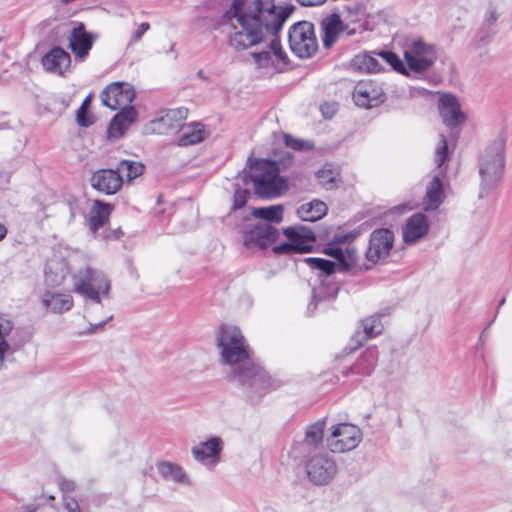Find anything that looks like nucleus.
I'll use <instances>...</instances> for the list:
<instances>
[{
  "instance_id": "35",
  "label": "nucleus",
  "mask_w": 512,
  "mask_h": 512,
  "mask_svg": "<svg viewBox=\"0 0 512 512\" xmlns=\"http://www.w3.org/2000/svg\"><path fill=\"white\" fill-rule=\"evenodd\" d=\"M252 215L264 220L263 223H280L283 219V206L272 205L269 207L253 208Z\"/></svg>"
},
{
  "instance_id": "44",
  "label": "nucleus",
  "mask_w": 512,
  "mask_h": 512,
  "mask_svg": "<svg viewBox=\"0 0 512 512\" xmlns=\"http://www.w3.org/2000/svg\"><path fill=\"white\" fill-rule=\"evenodd\" d=\"M250 192L247 189H242L239 186L235 189L234 196H233V210H238L245 206L247 202V198L249 196Z\"/></svg>"
},
{
  "instance_id": "52",
  "label": "nucleus",
  "mask_w": 512,
  "mask_h": 512,
  "mask_svg": "<svg viewBox=\"0 0 512 512\" xmlns=\"http://www.w3.org/2000/svg\"><path fill=\"white\" fill-rule=\"evenodd\" d=\"M111 319H112V316H110L107 320L101 321L99 323L90 324L89 328L86 331H84V332H80V334H94L99 329L103 328L104 325L106 324V322L111 320Z\"/></svg>"
},
{
  "instance_id": "47",
  "label": "nucleus",
  "mask_w": 512,
  "mask_h": 512,
  "mask_svg": "<svg viewBox=\"0 0 512 512\" xmlns=\"http://www.w3.org/2000/svg\"><path fill=\"white\" fill-rule=\"evenodd\" d=\"M63 504L67 511L69 512H81L78 501L70 496L63 497Z\"/></svg>"
},
{
  "instance_id": "28",
  "label": "nucleus",
  "mask_w": 512,
  "mask_h": 512,
  "mask_svg": "<svg viewBox=\"0 0 512 512\" xmlns=\"http://www.w3.org/2000/svg\"><path fill=\"white\" fill-rule=\"evenodd\" d=\"M112 207L110 204L103 203L100 200H96L92 207L89 217V229L97 237L100 228H103L110 216Z\"/></svg>"
},
{
  "instance_id": "54",
  "label": "nucleus",
  "mask_w": 512,
  "mask_h": 512,
  "mask_svg": "<svg viewBox=\"0 0 512 512\" xmlns=\"http://www.w3.org/2000/svg\"><path fill=\"white\" fill-rule=\"evenodd\" d=\"M358 70H365L368 73H379L385 71L384 66H355Z\"/></svg>"
},
{
  "instance_id": "59",
  "label": "nucleus",
  "mask_w": 512,
  "mask_h": 512,
  "mask_svg": "<svg viewBox=\"0 0 512 512\" xmlns=\"http://www.w3.org/2000/svg\"><path fill=\"white\" fill-rule=\"evenodd\" d=\"M7 235V228L4 224L0 223V241L3 240Z\"/></svg>"
},
{
  "instance_id": "51",
  "label": "nucleus",
  "mask_w": 512,
  "mask_h": 512,
  "mask_svg": "<svg viewBox=\"0 0 512 512\" xmlns=\"http://www.w3.org/2000/svg\"><path fill=\"white\" fill-rule=\"evenodd\" d=\"M149 28H150V25L148 22L141 23L138 26L137 30L134 32L132 39L134 41H139L142 38V36L149 30Z\"/></svg>"
},
{
  "instance_id": "62",
  "label": "nucleus",
  "mask_w": 512,
  "mask_h": 512,
  "mask_svg": "<svg viewBox=\"0 0 512 512\" xmlns=\"http://www.w3.org/2000/svg\"><path fill=\"white\" fill-rule=\"evenodd\" d=\"M88 104H89V97H87V98L84 100V102L82 103V105H81L80 107H84V108H86Z\"/></svg>"
},
{
  "instance_id": "60",
  "label": "nucleus",
  "mask_w": 512,
  "mask_h": 512,
  "mask_svg": "<svg viewBox=\"0 0 512 512\" xmlns=\"http://www.w3.org/2000/svg\"><path fill=\"white\" fill-rule=\"evenodd\" d=\"M289 66H280L279 69L276 70L277 73H284L288 70Z\"/></svg>"
},
{
  "instance_id": "45",
  "label": "nucleus",
  "mask_w": 512,
  "mask_h": 512,
  "mask_svg": "<svg viewBox=\"0 0 512 512\" xmlns=\"http://www.w3.org/2000/svg\"><path fill=\"white\" fill-rule=\"evenodd\" d=\"M343 260L348 265V271L357 262V250L354 246H348L343 250Z\"/></svg>"
},
{
  "instance_id": "29",
  "label": "nucleus",
  "mask_w": 512,
  "mask_h": 512,
  "mask_svg": "<svg viewBox=\"0 0 512 512\" xmlns=\"http://www.w3.org/2000/svg\"><path fill=\"white\" fill-rule=\"evenodd\" d=\"M444 171L435 175L427 186L425 205L426 210H436L444 200L443 182Z\"/></svg>"
},
{
  "instance_id": "11",
  "label": "nucleus",
  "mask_w": 512,
  "mask_h": 512,
  "mask_svg": "<svg viewBox=\"0 0 512 512\" xmlns=\"http://www.w3.org/2000/svg\"><path fill=\"white\" fill-rule=\"evenodd\" d=\"M306 472L309 480L315 485H326L335 477L337 466L331 456L327 453H320L307 461Z\"/></svg>"
},
{
  "instance_id": "63",
  "label": "nucleus",
  "mask_w": 512,
  "mask_h": 512,
  "mask_svg": "<svg viewBox=\"0 0 512 512\" xmlns=\"http://www.w3.org/2000/svg\"><path fill=\"white\" fill-rule=\"evenodd\" d=\"M504 302H505V298H503V299L500 301L499 306H502V305L504 304Z\"/></svg>"
},
{
  "instance_id": "14",
  "label": "nucleus",
  "mask_w": 512,
  "mask_h": 512,
  "mask_svg": "<svg viewBox=\"0 0 512 512\" xmlns=\"http://www.w3.org/2000/svg\"><path fill=\"white\" fill-rule=\"evenodd\" d=\"M394 234L386 228L374 230L369 239V246L366 251V258L373 264L380 259L387 257L393 247Z\"/></svg>"
},
{
  "instance_id": "8",
  "label": "nucleus",
  "mask_w": 512,
  "mask_h": 512,
  "mask_svg": "<svg viewBox=\"0 0 512 512\" xmlns=\"http://www.w3.org/2000/svg\"><path fill=\"white\" fill-rule=\"evenodd\" d=\"M347 239V235L337 237L333 243L325 247L324 253L336 261L327 260L324 258L309 257L304 261L315 270H319L324 277L331 276L336 270L341 272L348 271V265L343 260V249L336 244L343 243Z\"/></svg>"
},
{
  "instance_id": "41",
  "label": "nucleus",
  "mask_w": 512,
  "mask_h": 512,
  "mask_svg": "<svg viewBox=\"0 0 512 512\" xmlns=\"http://www.w3.org/2000/svg\"><path fill=\"white\" fill-rule=\"evenodd\" d=\"M285 145L296 151H310L314 148V144L311 141L295 138L289 134L284 136Z\"/></svg>"
},
{
  "instance_id": "17",
  "label": "nucleus",
  "mask_w": 512,
  "mask_h": 512,
  "mask_svg": "<svg viewBox=\"0 0 512 512\" xmlns=\"http://www.w3.org/2000/svg\"><path fill=\"white\" fill-rule=\"evenodd\" d=\"M91 186L106 195L117 193L123 184V178L115 169H99L95 171L90 179Z\"/></svg>"
},
{
  "instance_id": "6",
  "label": "nucleus",
  "mask_w": 512,
  "mask_h": 512,
  "mask_svg": "<svg viewBox=\"0 0 512 512\" xmlns=\"http://www.w3.org/2000/svg\"><path fill=\"white\" fill-rule=\"evenodd\" d=\"M291 51L300 59H309L318 51L319 45L314 25L309 21L293 24L288 33Z\"/></svg>"
},
{
  "instance_id": "64",
  "label": "nucleus",
  "mask_w": 512,
  "mask_h": 512,
  "mask_svg": "<svg viewBox=\"0 0 512 512\" xmlns=\"http://www.w3.org/2000/svg\"><path fill=\"white\" fill-rule=\"evenodd\" d=\"M347 33H348V34H353V33H354V30H347Z\"/></svg>"
},
{
  "instance_id": "13",
  "label": "nucleus",
  "mask_w": 512,
  "mask_h": 512,
  "mask_svg": "<svg viewBox=\"0 0 512 512\" xmlns=\"http://www.w3.org/2000/svg\"><path fill=\"white\" fill-rule=\"evenodd\" d=\"M135 98V90L126 82H114L109 84L101 93V100L106 107L117 110L131 106Z\"/></svg>"
},
{
  "instance_id": "48",
  "label": "nucleus",
  "mask_w": 512,
  "mask_h": 512,
  "mask_svg": "<svg viewBox=\"0 0 512 512\" xmlns=\"http://www.w3.org/2000/svg\"><path fill=\"white\" fill-rule=\"evenodd\" d=\"M47 73L58 74L65 77L70 72L71 66H43Z\"/></svg>"
},
{
  "instance_id": "3",
  "label": "nucleus",
  "mask_w": 512,
  "mask_h": 512,
  "mask_svg": "<svg viewBox=\"0 0 512 512\" xmlns=\"http://www.w3.org/2000/svg\"><path fill=\"white\" fill-rule=\"evenodd\" d=\"M293 156L285 152L280 161L256 159L250 164L248 177L254 185L255 194L261 198L272 199L288 189L287 180L279 176L281 170L292 164Z\"/></svg>"
},
{
  "instance_id": "20",
  "label": "nucleus",
  "mask_w": 512,
  "mask_h": 512,
  "mask_svg": "<svg viewBox=\"0 0 512 512\" xmlns=\"http://www.w3.org/2000/svg\"><path fill=\"white\" fill-rule=\"evenodd\" d=\"M94 38L83 24L75 27L69 36V46L78 61H83L92 48Z\"/></svg>"
},
{
  "instance_id": "4",
  "label": "nucleus",
  "mask_w": 512,
  "mask_h": 512,
  "mask_svg": "<svg viewBox=\"0 0 512 512\" xmlns=\"http://www.w3.org/2000/svg\"><path fill=\"white\" fill-rule=\"evenodd\" d=\"M505 143L497 139L485 149L479 158L480 193L483 198L500 182L505 168Z\"/></svg>"
},
{
  "instance_id": "33",
  "label": "nucleus",
  "mask_w": 512,
  "mask_h": 512,
  "mask_svg": "<svg viewBox=\"0 0 512 512\" xmlns=\"http://www.w3.org/2000/svg\"><path fill=\"white\" fill-rule=\"evenodd\" d=\"M157 471L167 481H173L179 484L188 483V478L184 470L178 464L169 461H160L156 464Z\"/></svg>"
},
{
  "instance_id": "55",
  "label": "nucleus",
  "mask_w": 512,
  "mask_h": 512,
  "mask_svg": "<svg viewBox=\"0 0 512 512\" xmlns=\"http://www.w3.org/2000/svg\"><path fill=\"white\" fill-rule=\"evenodd\" d=\"M123 235H124L123 231L120 228H118V229L110 231L109 233L105 232L102 235V237L105 239H111V238L120 239Z\"/></svg>"
},
{
  "instance_id": "34",
  "label": "nucleus",
  "mask_w": 512,
  "mask_h": 512,
  "mask_svg": "<svg viewBox=\"0 0 512 512\" xmlns=\"http://www.w3.org/2000/svg\"><path fill=\"white\" fill-rule=\"evenodd\" d=\"M325 429V421L318 420L309 425L305 432V437L301 443L303 447H318L322 443Z\"/></svg>"
},
{
  "instance_id": "12",
  "label": "nucleus",
  "mask_w": 512,
  "mask_h": 512,
  "mask_svg": "<svg viewBox=\"0 0 512 512\" xmlns=\"http://www.w3.org/2000/svg\"><path fill=\"white\" fill-rule=\"evenodd\" d=\"M360 443V430L352 424L341 423L334 427L327 438V446L333 453L350 451Z\"/></svg>"
},
{
  "instance_id": "26",
  "label": "nucleus",
  "mask_w": 512,
  "mask_h": 512,
  "mask_svg": "<svg viewBox=\"0 0 512 512\" xmlns=\"http://www.w3.org/2000/svg\"><path fill=\"white\" fill-rule=\"evenodd\" d=\"M339 289L338 284L328 282L326 278L322 279L320 286L313 288L312 301L308 304V311L313 313L319 303L334 300L338 295Z\"/></svg>"
},
{
  "instance_id": "31",
  "label": "nucleus",
  "mask_w": 512,
  "mask_h": 512,
  "mask_svg": "<svg viewBox=\"0 0 512 512\" xmlns=\"http://www.w3.org/2000/svg\"><path fill=\"white\" fill-rule=\"evenodd\" d=\"M42 303L54 313H63L72 308L73 299L68 294L46 292L43 296Z\"/></svg>"
},
{
  "instance_id": "21",
  "label": "nucleus",
  "mask_w": 512,
  "mask_h": 512,
  "mask_svg": "<svg viewBox=\"0 0 512 512\" xmlns=\"http://www.w3.org/2000/svg\"><path fill=\"white\" fill-rule=\"evenodd\" d=\"M320 26L323 32L322 41L325 48L332 47L339 36L348 29L338 13H332L321 20Z\"/></svg>"
},
{
  "instance_id": "61",
  "label": "nucleus",
  "mask_w": 512,
  "mask_h": 512,
  "mask_svg": "<svg viewBox=\"0 0 512 512\" xmlns=\"http://www.w3.org/2000/svg\"><path fill=\"white\" fill-rule=\"evenodd\" d=\"M197 75H198L201 79H203V80H206V79H207V78L204 76V74H203V71H202V70H199V71H198V73H197Z\"/></svg>"
},
{
  "instance_id": "10",
  "label": "nucleus",
  "mask_w": 512,
  "mask_h": 512,
  "mask_svg": "<svg viewBox=\"0 0 512 512\" xmlns=\"http://www.w3.org/2000/svg\"><path fill=\"white\" fill-rule=\"evenodd\" d=\"M279 236L278 229L270 223L247 224L242 231L243 243L247 248L266 249Z\"/></svg>"
},
{
  "instance_id": "5",
  "label": "nucleus",
  "mask_w": 512,
  "mask_h": 512,
  "mask_svg": "<svg viewBox=\"0 0 512 512\" xmlns=\"http://www.w3.org/2000/svg\"><path fill=\"white\" fill-rule=\"evenodd\" d=\"M75 291L86 299L97 304L101 298H109L111 283L107 276L100 270L86 267L73 275Z\"/></svg>"
},
{
  "instance_id": "9",
  "label": "nucleus",
  "mask_w": 512,
  "mask_h": 512,
  "mask_svg": "<svg viewBox=\"0 0 512 512\" xmlns=\"http://www.w3.org/2000/svg\"><path fill=\"white\" fill-rule=\"evenodd\" d=\"M403 55L406 64H434L442 62L441 51L433 44L427 43L422 39H407L403 45Z\"/></svg>"
},
{
  "instance_id": "1",
  "label": "nucleus",
  "mask_w": 512,
  "mask_h": 512,
  "mask_svg": "<svg viewBox=\"0 0 512 512\" xmlns=\"http://www.w3.org/2000/svg\"><path fill=\"white\" fill-rule=\"evenodd\" d=\"M293 11V6H277L275 0H233L220 25L229 45L245 50L276 36Z\"/></svg>"
},
{
  "instance_id": "19",
  "label": "nucleus",
  "mask_w": 512,
  "mask_h": 512,
  "mask_svg": "<svg viewBox=\"0 0 512 512\" xmlns=\"http://www.w3.org/2000/svg\"><path fill=\"white\" fill-rule=\"evenodd\" d=\"M382 90L371 82H359L353 92L355 104L362 108H372L382 102Z\"/></svg>"
},
{
  "instance_id": "58",
  "label": "nucleus",
  "mask_w": 512,
  "mask_h": 512,
  "mask_svg": "<svg viewBox=\"0 0 512 512\" xmlns=\"http://www.w3.org/2000/svg\"><path fill=\"white\" fill-rule=\"evenodd\" d=\"M498 19V15L495 11H491L489 17L487 18V22L489 25H493Z\"/></svg>"
},
{
  "instance_id": "57",
  "label": "nucleus",
  "mask_w": 512,
  "mask_h": 512,
  "mask_svg": "<svg viewBox=\"0 0 512 512\" xmlns=\"http://www.w3.org/2000/svg\"><path fill=\"white\" fill-rule=\"evenodd\" d=\"M37 509H38L37 505L28 504V505H23L22 507H20L17 512H36Z\"/></svg>"
},
{
  "instance_id": "49",
  "label": "nucleus",
  "mask_w": 512,
  "mask_h": 512,
  "mask_svg": "<svg viewBox=\"0 0 512 512\" xmlns=\"http://www.w3.org/2000/svg\"><path fill=\"white\" fill-rule=\"evenodd\" d=\"M86 114H87V109L84 107H80L77 111V115H76L77 123L82 127H88L89 125L92 124V122L87 119Z\"/></svg>"
},
{
  "instance_id": "2",
  "label": "nucleus",
  "mask_w": 512,
  "mask_h": 512,
  "mask_svg": "<svg viewBox=\"0 0 512 512\" xmlns=\"http://www.w3.org/2000/svg\"><path fill=\"white\" fill-rule=\"evenodd\" d=\"M216 344L221 362L231 366L229 381L240 386L248 397H261L279 386L261 366L252 362L249 347L237 327L221 326Z\"/></svg>"
},
{
  "instance_id": "50",
  "label": "nucleus",
  "mask_w": 512,
  "mask_h": 512,
  "mask_svg": "<svg viewBox=\"0 0 512 512\" xmlns=\"http://www.w3.org/2000/svg\"><path fill=\"white\" fill-rule=\"evenodd\" d=\"M59 487L63 493L72 492L76 488V484L74 481L70 479H66L64 477H61L59 480Z\"/></svg>"
},
{
  "instance_id": "46",
  "label": "nucleus",
  "mask_w": 512,
  "mask_h": 512,
  "mask_svg": "<svg viewBox=\"0 0 512 512\" xmlns=\"http://www.w3.org/2000/svg\"><path fill=\"white\" fill-rule=\"evenodd\" d=\"M320 109L324 118L330 119L336 114L338 105L336 102H327L321 105Z\"/></svg>"
},
{
  "instance_id": "30",
  "label": "nucleus",
  "mask_w": 512,
  "mask_h": 512,
  "mask_svg": "<svg viewBox=\"0 0 512 512\" xmlns=\"http://www.w3.org/2000/svg\"><path fill=\"white\" fill-rule=\"evenodd\" d=\"M375 56H380L389 65L403 64L395 53L386 50L360 53L354 57L351 64H378Z\"/></svg>"
},
{
  "instance_id": "53",
  "label": "nucleus",
  "mask_w": 512,
  "mask_h": 512,
  "mask_svg": "<svg viewBox=\"0 0 512 512\" xmlns=\"http://www.w3.org/2000/svg\"><path fill=\"white\" fill-rule=\"evenodd\" d=\"M347 15H359L362 10V5L359 3H353L344 7Z\"/></svg>"
},
{
  "instance_id": "23",
  "label": "nucleus",
  "mask_w": 512,
  "mask_h": 512,
  "mask_svg": "<svg viewBox=\"0 0 512 512\" xmlns=\"http://www.w3.org/2000/svg\"><path fill=\"white\" fill-rule=\"evenodd\" d=\"M137 111L133 106L121 108L111 120L108 133L113 138L121 137L128 127L136 120Z\"/></svg>"
},
{
  "instance_id": "27",
  "label": "nucleus",
  "mask_w": 512,
  "mask_h": 512,
  "mask_svg": "<svg viewBox=\"0 0 512 512\" xmlns=\"http://www.w3.org/2000/svg\"><path fill=\"white\" fill-rule=\"evenodd\" d=\"M379 352L376 347L367 348L361 356L357 359L355 364L351 366L350 371L352 374L362 376H369L372 374L377 365Z\"/></svg>"
},
{
  "instance_id": "36",
  "label": "nucleus",
  "mask_w": 512,
  "mask_h": 512,
  "mask_svg": "<svg viewBox=\"0 0 512 512\" xmlns=\"http://www.w3.org/2000/svg\"><path fill=\"white\" fill-rule=\"evenodd\" d=\"M381 317V314H374L361 321L364 333L363 340L374 338L382 333L384 326L381 322Z\"/></svg>"
},
{
  "instance_id": "43",
  "label": "nucleus",
  "mask_w": 512,
  "mask_h": 512,
  "mask_svg": "<svg viewBox=\"0 0 512 512\" xmlns=\"http://www.w3.org/2000/svg\"><path fill=\"white\" fill-rule=\"evenodd\" d=\"M436 164L439 168H441L443 166V164L445 163L446 159L448 158V142H447V139L446 137L441 134L440 135V141H439V144L436 148Z\"/></svg>"
},
{
  "instance_id": "7",
  "label": "nucleus",
  "mask_w": 512,
  "mask_h": 512,
  "mask_svg": "<svg viewBox=\"0 0 512 512\" xmlns=\"http://www.w3.org/2000/svg\"><path fill=\"white\" fill-rule=\"evenodd\" d=\"M288 242L275 245L272 251L277 255L303 254L313 251L315 233L303 225H294L283 230Z\"/></svg>"
},
{
  "instance_id": "39",
  "label": "nucleus",
  "mask_w": 512,
  "mask_h": 512,
  "mask_svg": "<svg viewBox=\"0 0 512 512\" xmlns=\"http://www.w3.org/2000/svg\"><path fill=\"white\" fill-rule=\"evenodd\" d=\"M70 62V54L60 47L52 48L42 58V64H70Z\"/></svg>"
},
{
  "instance_id": "15",
  "label": "nucleus",
  "mask_w": 512,
  "mask_h": 512,
  "mask_svg": "<svg viewBox=\"0 0 512 512\" xmlns=\"http://www.w3.org/2000/svg\"><path fill=\"white\" fill-rule=\"evenodd\" d=\"M223 440L220 437H211L192 447L191 453L194 459L209 469H213L221 459Z\"/></svg>"
},
{
  "instance_id": "40",
  "label": "nucleus",
  "mask_w": 512,
  "mask_h": 512,
  "mask_svg": "<svg viewBox=\"0 0 512 512\" xmlns=\"http://www.w3.org/2000/svg\"><path fill=\"white\" fill-rule=\"evenodd\" d=\"M429 66H391L392 70L411 79L423 80L427 78Z\"/></svg>"
},
{
  "instance_id": "42",
  "label": "nucleus",
  "mask_w": 512,
  "mask_h": 512,
  "mask_svg": "<svg viewBox=\"0 0 512 512\" xmlns=\"http://www.w3.org/2000/svg\"><path fill=\"white\" fill-rule=\"evenodd\" d=\"M12 330V323L9 320L0 319V365L4 360V353L8 348L5 336Z\"/></svg>"
},
{
  "instance_id": "22",
  "label": "nucleus",
  "mask_w": 512,
  "mask_h": 512,
  "mask_svg": "<svg viewBox=\"0 0 512 512\" xmlns=\"http://www.w3.org/2000/svg\"><path fill=\"white\" fill-rule=\"evenodd\" d=\"M429 225L426 216L422 213L413 214L403 227V240L405 243H415L428 233Z\"/></svg>"
},
{
  "instance_id": "56",
  "label": "nucleus",
  "mask_w": 512,
  "mask_h": 512,
  "mask_svg": "<svg viewBox=\"0 0 512 512\" xmlns=\"http://www.w3.org/2000/svg\"><path fill=\"white\" fill-rule=\"evenodd\" d=\"M297 2L301 6H317L326 2V0H297Z\"/></svg>"
},
{
  "instance_id": "24",
  "label": "nucleus",
  "mask_w": 512,
  "mask_h": 512,
  "mask_svg": "<svg viewBox=\"0 0 512 512\" xmlns=\"http://www.w3.org/2000/svg\"><path fill=\"white\" fill-rule=\"evenodd\" d=\"M253 58L258 63L266 64H279L280 62L286 64L288 60L286 52L276 38L271 40L267 49L253 53Z\"/></svg>"
},
{
  "instance_id": "38",
  "label": "nucleus",
  "mask_w": 512,
  "mask_h": 512,
  "mask_svg": "<svg viewBox=\"0 0 512 512\" xmlns=\"http://www.w3.org/2000/svg\"><path fill=\"white\" fill-rule=\"evenodd\" d=\"M115 170H118L119 174L126 172L128 181H131L143 173L144 165L137 161L123 160Z\"/></svg>"
},
{
  "instance_id": "32",
  "label": "nucleus",
  "mask_w": 512,
  "mask_h": 512,
  "mask_svg": "<svg viewBox=\"0 0 512 512\" xmlns=\"http://www.w3.org/2000/svg\"><path fill=\"white\" fill-rule=\"evenodd\" d=\"M327 206L320 200L305 203L297 209V215L302 221L315 222L325 216Z\"/></svg>"
},
{
  "instance_id": "16",
  "label": "nucleus",
  "mask_w": 512,
  "mask_h": 512,
  "mask_svg": "<svg viewBox=\"0 0 512 512\" xmlns=\"http://www.w3.org/2000/svg\"><path fill=\"white\" fill-rule=\"evenodd\" d=\"M438 110L442 122L450 129L462 125L466 116L461 111L460 103L452 94H443L438 101Z\"/></svg>"
},
{
  "instance_id": "37",
  "label": "nucleus",
  "mask_w": 512,
  "mask_h": 512,
  "mask_svg": "<svg viewBox=\"0 0 512 512\" xmlns=\"http://www.w3.org/2000/svg\"><path fill=\"white\" fill-rule=\"evenodd\" d=\"M318 183L327 190L336 187L339 178V172L333 169L330 165L326 164L323 168L316 172Z\"/></svg>"
},
{
  "instance_id": "25",
  "label": "nucleus",
  "mask_w": 512,
  "mask_h": 512,
  "mask_svg": "<svg viewBox=\"0 0 512 512\" xmlns=\"http://www.w3.org/2000/svg\"><path fill=\"white\" fill-rule=\"evenodd\" d=\"M180 135L177 139V145L186 147L198 144L206 138L204 125L199 122H193L187 125L182 124L179 129Z\"/></svg>"
},
{
  "instance_id": "18",
  "label": "nucleus",
  "mask_w": 512,
  "mask_h": 512,
  "mask_svg": "<svg viewBox=\"0 0 512 512\" xmlns=\"http://www.w3.org/2000/svg\"><path fill=\"white\" fill-rule=\"evenodd\" d=\"M187 115L188 109L185 107L169 109L162 116L151 121L152 129L158 134L172 133L180 129Z\"/></svg>"
}]
</instances>
